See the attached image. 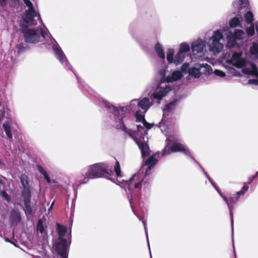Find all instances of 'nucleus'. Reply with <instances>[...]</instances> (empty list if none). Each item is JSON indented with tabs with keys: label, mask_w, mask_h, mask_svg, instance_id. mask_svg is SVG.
<instances>
[{
	"label": "nucleus",
	"mask_w": 258,
	"mask_h": 258,
	"mask_svg": "<svg viewBox=\"0 0 258 258\" xmlns=\"http://www.w3.org/2000/svg\"><path fill=\"white\" fill-rule=\"evenodd\" d=\"M113 171L110 167L105 163L100 162L90 165L87 168L85 174H82L79 177V184L87 183L89 179L103 177L105 175L111 176Z\"/></svg>",
	"instance_id": "obj_1"
},
{
	"label": "nucleus",
	"mask_w": 258,
	"mask_h": 258,
	"mask_svg": "<svg viewBox=\"0 0 258 258\" xmlns=\"http://www.w3.org/2000/svg\"><path fill=\"white\" fill-rule=\"evenodd\" d=\"M148 184V182L145 181L144 179L137 174H134L129 180L125 181L124 185L127 186L128 190L127 197L133 210L135 208L133 200H139L143 185L145 187Z\"/></svg>",
	"instance_id": "obj_2"
},
{
	"label": "nucleus",
	"mask_w": 258,
	"mask_h": 258,
	"mask_svg": "<svg viewBox=\"0 0 258 258\" xmlns=\"http://www.w3.org/2000/svg\"><path fill=\"white\" fill-rule=\"evenodd\" d=\"M21 32L23 34L24 41L28 43H36L41 41V37L45 39L47 35L41 27L30 29L27 25H24L22 27Z\"/></svg>",
	"instance_id": "obj_3"
},
{
	"label": "nucleus",
	"mask_w": 258,
	"mask_h": 258,
	"mask_svg": "<svg viewBox=\"0 0 258 258\" xmlns=\"http://www.w3.org/2000/svg\"><path fill=\"white\" fill-rule=\"evenodd\" d=\"M167 143L166 147L162 151L160 157L170 154L171 152H182L184 155H190V152L186 147L180 143H174V141L171 139H167ZM158 157H160V154L157 153Z\"/></svg>",
	"instance_id": "obj_4"
},
{
	"label": "nucleus",
	"mask_w": 258,
	"mask_h": 258,
	"mask_svg": "<svg viewBox=\"0 0 258 258\" xmlns=\"http://www.w3.org/2000/svg\"><path fill=\"white\" fill-rule=\"evenodd\" d=\"M72 235L71 232L67 235L66 239L56 238L53 244V247L57 253L61 258H68V251L71 243Z\"/></svg>",
	"instance_id": "obj_5"
},
{
	"label": "nucleus",
	"mask_w": 258,
	"mask_h": 258,
	"mask_svg": "<svg viewBox=\"0 0 258 258\" xmlns=\"http://www.w3.org/2000/svg\"><path fill=\"white\" fill-rule=\"evenodd\" d=\"M249 188L248 185H247L245 183L242 187V189L237 192L236 194L233 196L224 197L223 200L227 203L228 208L230 211V215L231 219V223L233 224V204L235 203L239 199V198L241 196H243L244 193L248 190Z\"/></svg>",
	"instance_id": "obj_6"
},
{
	"label": "nucleus",
	"mask_w": 258,
	"mask_h": 258,
	"mask_svg": "<svg viewBox=\"0 0 258 258\" xmlns=\"http://www.w3.org/2000/svg\"><path fill=\"white\" fill-rule=\"evenodd\" d=\"M146 133H141L139 136V138L137 139L136 143L138 145L141 150L142 156L145 158L150 154V148L148 144V138L145 140Z\"/></svg>",
	"instance_id": "obj_7"
},
{
	"label": "nucleus",
	"mask_w": 258,
	"mask_h": 258,
	"mask_svg": "<svg viewBox=\"0 0 258 258\" xmlns=\"http://www.w3.org/2000/svg\"><path fill=\"white\" fill-rule=\"evenodd\" d=\"M20 179L23 187L22 191V196H31L32 187L29 184L28 176L25 174H22Z\"/></svg>",
	"instance_id": "obj_8"
},
{
	"label": "nucleus",
	"mask_w": 258,
	"mask_h": 258,
	"mask_svg": "<svg viewBox=\"0 0 258 258\" xmlns=\"http://www.w3.org/2000/svg\"><path fill=\"white\" fill-rule=\"evenodd\" d=\"M170 90L171 89L167 87L165 88H161L159 90L153 94V97L154 99H157L160 101L162 99L163 97L167 95V93L169 92Z\"/></svg>",
	"instance_id": "obj_9"
},
{
	"label": "nucleus",
	"mask_w": 258,
	"mask_h": 258,
	"mask_svg": "<svg viewBox=\"0 0 258 258\" xmlns=\"http://www.w3.org/2000/svg\"><path fill=\"white\" fill-rule=\"evenodd\" d=\"M24 204V211L26 215H31L32 214V209L30 204L31 196H22Z\"/></svg>",
	"instance_id": "obj_10"
},
{
	"label": "nucleus",
	"mask_w": 258,
	"mask_h": 258,
	"mask_svg": "<svg viewBox=\"0 0 258 258\" xmlns=\"http://www.w3.org/2000/svg\"><path fill=\"white\" fill-rule=\"evenodd\" d=\"M177 101L176 99H174L165 105V107L163 109V118H164L165 115L168 116L169 113L172 112L174 110Z\"/></svg>",
	"instance_id": "obj_11"
},
{
	"label": "nucleus",
	"mask_w": 258,
	"mask_h": 258,
	"mask_svg": "<svg viewBox=\"0 0 258 258\" xmlns=\"http://www.w3.org/2000/svg\"><path fill=\"white\" fill-rule=\"evenodd\" d=\"M21 220V215L19 212L12 211L11 213L10 221L11 225H17Z\"/></svg>",
	"instance_id": "obj_12"
},
{
	"label": "nucleus",
	"mask_w": 258,
	"mask_h": 258,
	"mask_svg": "<svg viewBox=\"0 0 258 258\" xmlns=\"http://www.w3.org/2000/svg\"><path fill=\"white\" fill-rule=\"evenodd\" d=\"M56 231L58 234V237L59 239H65L64 236L66 235L68 232L67 228L60 224L57 223L56 224Z\"/></svg>",
	"instance_id": "obj_13"
},
{
	"label": "nucleus",
	"mask_w": 258,
	"mask_h": 258,
	"mask_svg": "<svg viewBox=\"0 0 258 258\" xmlns=\"http://www.w3.org/2000/svg\"><path fill=\"white\" fill-rule=\"evenodd\" d=\"M223 37L222 33L219 30L214 31L212 37V45L214 47L219 44V41Z\"/></svg>",
	"instance_id": "obj_14"
},
{
	"label": "nucleus",
	"mask_w": 258,
	"mask_h": 258,
	"mask_svg": "<svg viewBox=\"0 0 258 258\" xmlns=\"http://www.w3.org/2000/svg\"><path fill=\"white\" fill-rule=\"evenodd\" d=\"M182 74L179 71L174 72L171 76H167L166 78V81L168 83L177 81L182 77Z\"/></svg>",
	"instance_id": "obj_15"
},
{
	"label": "nucleus",
	"mask_w": 258,
	"mask_h": 258,
	"mask_svg": "<svg viewBox=\"0 0 258 258\" xmlns=\"http://www.w3.org/2000/svg\"><path fill=\"white\" fill-rule=\"evenodd\" d=\"M138 105L142 109L147 111L150 107L151 105L150 104V103L149 98L147 97H145L143 99L139 101Z\"/></svg>",
	"instance_id": "obj_16"
},
{
	"label": "nucleus",
	"mask_w": 258,
	"mask_h": 258,
	"mask_svg": "<svg viewBox=\"0 0 258 258\" xmlns=\"http://www.w3.org/2000/svg\"><path fill=\"white\" fill-rule=\"evenodd\" d=\"M35 17L29 16L26 14H25L24 16L23 17V20L24 21L23 24L21 26V28L24 25H27L28 27L29 26H33L35 25V20L34 18Z\"/></svg>",
	"instance_id": "obj_17"
},
{
	"label": "nucleus",
	"mask_w": 258,
	"mask_h": 258,
	"mask_svg": "<svg viewBox=\"0 0 258 258\" xmlns=\"http://www.w3.org/2000/svg\"><path fill=\"white\" fill-rule=\"evenodd\" d=\"M204 44L202 42H194L191 45V50L194 52H202L204 49Z\"/></svg>",
	"instance_id": "obj_18"
},
{
	"label": "nucleus",
	"mask_w": 258,
	"mask_h": 258,
	"mask_svg": "<svg viewBox=\"0 0 258 258\" xmlns=\"http://www.w3.org/2000/svg\"><path fill=\"white\" fill-rule=\"evenodd\" d=\"M157 160L154 157L151 156L149 157L145 162V165L148 166L146 172H148V170H150L154 165L156 164Z\"/></svg>",
	"instance_id": "obj_19"
},
{
	"label": "nucleus",
	"mask_w": 258,
	"mask_h": 258,
	"mask_svg": "<svg viewBox=\"0 0 258 258\" xmlns=\"http://www.w3.org/2000/svg\"><path fill=\"white\" fill-rule=\"evenodd\" d=\"M3 127L8 138L9 139H12L13 135L11 130V123L9 121H6L3 124Z\"/></svg>",
	"instance_id": "obj_20"
},
{
	"label": "nucleus",
	"mask_w": 258,
	"mask_h": 258,
	"mask_svg": "<svg viewBox=\"0 0 258 258\" xmlns=\"http://www.w3.org/2000/svg\"><path fill=\"white\" fill-rule=\"evenodd\" d=\"M127 109L126 107L122 106L118 108V111L116 112L117 114H114L119 120L123 119L125 116V111Z\"/></svg>",
	"instance_id": "obj_21"
},
{
	"label": "nucleus",
	"mask_w": 258,
	"mask_h": 258,
	"mask_svg": "<svg viewBox=\"0 0 258 258\" xmlns=\"http://www.w3.org/2000/svg\"><path fill=\"white\" fill-rule=\"evenodd\" d=\"M155 51L158 55L161 58H165V53L162 45L159 43H157L155 47Z\"/></svg>",
	"instance_id": "obj_22"
},
{
	"label": "nucleus",
	"mask_w": 258,
	"mask_h": 258,
	"mask_svg": "<svg viewBox=\"0 0 258 258\" xmlns=\"http://www.w3.org/2000/svg\"><path fill=\"white\" fill-rule=\"evenodd\" d=\"M184 57L183 53L179 51L175 56L174 63L176 65L181 63L183 61Z\"/></svg>",
	"instance_id": "obj_23"
},
{
	"label": "nucleus",
	"mask_w": 258,
	"mask_h": 258,
	"mask_svg": "<svg viewBox=\"0 0 258 258\" xmlns=\"http://www.w3.org/2000/svg\"><path fill=\"white\" fill-rule=\"evenodd\" d=\"M54 52L57 56V58L59 59V60L61 62H63L66 58L64 55L62 50L58 49V48H56L54 49Z\"/></svg>",
	"instance_id": "obj_24"
},
{
	"label": "nucleus",
	"mask_w": 258,
	"mask_h": 258,
	"mask_svg": "<svg viewBox=\"0 0 258 258\" xmlns=\"http://www.w3.org/2000/svg\"><path fill=\"white\" fill-rule=\"evenodd\" d=\"M245 22L248 24H250L253 21V15L251 11H248L244 15Z\"/></svg>",
	"instance_id": "obj_25"
},
{
	"label": "nucleus",
	"mask_w": 258,
	"mask_h": 258,
	"mask_svg": "<svg viewBox=\"0 0 258 258\" xmlns=\"http://www.w3.org/2000/svg\"><path fill=\"white\" fill-rule=\"evenodd\" d=\"M250 52L252 55H254L258 58V44L253 43L250 48Z\"/></svg>",
	"instance_id": "obj_26"
},
{
	"label": "nucleus",
	"mask_w": 258,
	"mask_h": 258,
	"mask_svg": "<svg viewBox=\"0 0 258 258\" xmlns=\"http://www.w3.org/2000/svg\"><path fill=\"white\" fill-rule=\"evenodd\" d=\"M114 170L116 173V175L117 177H121V173L120 169V166L119 162L116 160V162L114 166Z\"/></svg>",
	"instance_id": "obj_27"
},
{
	"label": "nucleus",
	"mask_w": 258,
	"mask_h": 258,
	"mask_svg": "<svg viewBox=\"0 0 258 258\" xmlns=\"http://www.w3.org/2000/svg\"><path fill=\"white\" fill-rule=\"evenodd\" d=\"M174 50L173 49H168L167 54V60L169 63H171L174 62L173 56H174Z\"/></svg>",
	"instance_id": "obj_28"
},
{
	"label": "nucleus",
	"mask_w": 258,
	"mask_h": 258,
	"mask_svg": "<svg viewBox=\"0 0 258 258\" xmlns=\"http://www.w3.org/2000/svg\"><path fill=\"white\" fill-rule=\"evenodd\" d=\"M240 23L239 19L238 17H234L232 19H231V20L229 22V26L230 27H236Z\"/></svg>",
	"instance_id": "obj_29"
},
{
	"label": "nucleus",
	"mask_w": 258,
	"mask_h": 258,
	"mask_svg": "<svg viewBox=\"0 0 258 258\" xmlns=\"http://www.w3.org/2000/svg\"><path fill=\"white\" fill-rule=\"evenodd\" d=\"M189 50H190L189 46L186 43H182L180 45V48H179V51H180V52L183 53V52H186L189 51Z\"/></svg>",
	"instance_id": "obj_30"
},
{
	"label": "nucleus",
	"mask_w": 258,
	"mask_h": 258,
	"mask_svg": "<svg viewBox=\"0 0 258 258\" xmlns=\"http://www.w3.org/2000/svg\"><path fill=\"white\" fill-rule=\"evenodd\" d=\"M188 73L190 75L195 76L196 78H199L200 76V71L196 68H192L190 69L188 71Z\"/></svg>",
	"instance_id": "obj_31"
},
{
	"label": "nucleus",
	"mask_w": 258,
	"mask_h": 258,
	"mask_svg": "<svg viewBox=\"0 0 258 258\" xmlns=\"http://www.w3.org/2000/svg\"><path fill=\"white\" fill-rule=\"evenodd\" d=\"M127 134L130 136V137L134 140V141L135 142L137 141V139L139 138V136L137 137V135H138V134L137 133V131H136L130 129L128 132H127Z\"/></svg>",
	"instance_id": "obj_32"
},
{
	"label": "nucleus",
	"mask_w": 258,
	"mask_h": 258,
	"mask_svg": "<svg viewBox=\"0 0 258 258\" xmlns=\"http://www.w3.org/2000/svg\"><path fill=\"white\" fill-rule=\"evenodd\" d=\"M25 14L29 16H32V17H36L37 16V13L36 11L34 9V7L28 8V10H26L25 12Z\"/></svg>",
	"instance_id": "obj_33"
},
{
	"label": "nucleus",
	"mask_w": 258,
	"mask_h": 258,
	"mask_svg": "<svg viewBox=\"0 0 258 258\" xmlns=\"http://www.w3.org/2000/svg\"><path fill=\"white\" fill-rule=\"evenodd\" d=\"M135 116L136 118L137 122H141L143 123L144 121L146 120L144 115L141 114L139 111H137L135 113Z\"/></svg>",
	"instance_id": "obj_34"
},
{
	"label": "nucleus",
	"mask_w": 258,
	"mask_h": 258,
	"mask_svg": "<svg viewBox=\"0 0 258 258\" xmlns=\"http://www.w3.org/2000/svg\"><path fill=\"white\" fill-rule=\"evenodd\" d=\"M37 230L42 234L44 233V229L43 227V222L41 219H39L37 225Z\"/></svg>",
	"instance_id": "obj_35"
},
{
	"label": "nucleus",
	"mask_w": 258,
	"mask_h": 258,
	"mask_svg": "<svg viewBox=\"0 0 258 258\" xmlns=\"http://www.w3.org/2000/svg\"><path fill=\"white\" fill-rule=\"evenodd\" d=\"M251 75H253L258 78V69L254 63L251 64Z\"/></svg>",
	"instance_id": "obj_36"
},
{
	"label": "nucleus",
	"mask_w": 258,
	"mask_h": 258,
	"mask_svg": "<svg viewBox=\"0 0 258 258\" xmlns=\"http://www.w3.org/2000/svg\"><path fill=\"white\" fill-rule=\"evenodd\" d=\"M0 195L7 202H10L11 200V198L9 196V195L7 193V192L3 189L2 190H0Z\"/></svg>",
	"instance_id": "obj_37"
},
{
	"label": "nucleus",
	"mask_w": 258,
	"mask_h": 258,
	"mask_svg": "<svg viewBox=\"0 0 258 258\" xmlns=\"http://www.w3.org/2000/svg\"><path fill=\"white\" fill-rule=\"evenodd\" d=\"M246 32L248 35L249 36H253L254 34V29L253 25L249 27H248L246 29Z\"/></svg>",
	"instance_id": "obj_38"
},
{
	"label": "nucleus",
	"mask_w": 258,
	"mask_h": 258,
	"mask_svg": "<svg viewBox=\"0 0 258 258\" xmlns=\"http://www.w3.org/2000/svg\"><path fill=\"white\" fill-rule=\"evenodd\" d=\"M240 2V7L242 9L243 8H248L249 6V2L248 0H239Z\"/></svg>",
	"instance_id": "obj_39"
},
{
	"label": "nucleus",
	"mask_w": 258,
	"mask_h": 258,
	"mask_svg": "<svg viewBox=\"0 0 258 258\" xmlns=\"http://www.w3.org/2000/svg\"><path fill=\"white\" fill-rule=\"evenodd\" d=\"M190 69H189V63H184L181 67V70L183 73H188Z\"/></svg>",
	"instance_id": "obj_40"
},
{
	"label": "nucleus",
	"mask_w": 258,
	"mask_h": 258,
	"mask_svg": "<svg viewBox=\"0 0 258 258\" xmlns=\"http://www.w3.org/2000/svg\"><path fill=\"white\" fill-rule=\"evenodd\" d=\"M105 106L108 109L112 108L113 109V113L114 114H116V112L118 111V107H116V106H115L114 105H110L109 103H106V105H105Z\"/></svg>",
	"instance_id": "obj_41"
},
{
	"label": "nucleus",
	"mask_w": 258,
	"mask_h": 258,
	"mask_svg": "<svg viewBox=\"0 0 258 258\" xmlns=\"http://www.w3.org/2000/svg\"><path fill=\"white\" fill-rule=\"evenodd\" d=\"M241 54L240 53L234 52L232 56V60L235 61L239 60L240 59Z\"/></svg>",
	"instance_id": "obj_42"
},
{
	"label": "nucleus",
	"mask_w": 258,
	"mask_h": 258,
	"mask_svg": "<svg viewBox=\"0 0 258 258\" xmlns=\"http://www.w3.org/2000/svg\"><path fill=\"white\" fill-rule=\"evenodd\" d=\"M236 61L237 63L235 64V66L238 68H242L245 66V61L243 60L239 59V60Z\"/></svg>",
	"instance_id": "obj_43"
},
{
	"label": "nucleus",
	"mask_w": 258,
	"mask_h": 258,
	"mask_svg": "<svg viewBox=\"0 0 258 258\" xmlns=\"http://www.w3.org/2000/svg\"><path fill=\"white\" fill-rule=\"evenodd\" d=\"M120 124L122 125L121 130L126 133H127L130 129L127 128L124 123L123 119L119 120Z\"/></svg>",
	"instance_id": "obj_44"
},
{
	"label": "nucleus",
	"mask_w": 258,
	"mask_h": 258,
	"mask_svg": "<svg viewBox=\"0 0 258 258\" xmlns=\"http://www.w3.org/2000/svg\"><path fill=\"white\" fill-rule=\"evenodd\" d=\"M243 32L241 30H236L234 32V37L238 39H240Z\"/></svg>",
	"instance_id": "obj_45"
},
{
	"label": "nucleus",
	"mask_w": 258,
	"mask_h": 258,
	"mask_svg": "<svg viewBox=\"0 0 258 258\" xmlns=\"http://www.w3.org/2000/svg\"><path fill=\"white\" fill-rule=\"evenodd\" d=\"M144 126L148 130L151 129L153 126V124L148 122L146 120L143 123Z\"/></svg>",
	"instance_id": "obj_46"
},
{
	"label": "nucleus",
	"mask_w": 258,
	"mask_h": 258,
	"mask_svg": "<svg viewBox=\"0 0 258 258\" xmlns=\"http://www.w3.org/2000/svg\"><path fill=\"white\" fill-rule=\"evenodd\" d=\"M257 173H256L255 175L250 176L248 179V182L247 183H244V184L245 183L247 185L248 184H250L256 177H257Z\"/></svg>",
	"instance_id": "obj_47"
},
{
	"label": "nucleus",
	"mask_w": 258,
	"mask_h": 258,
	"mask_svg": "<svg viewBox=\"0 0 258 258\" xmlns=\"http://www.w3.org/2000/svg\"><path fill=\"white\" fill-rule=\"evenodd\" d=\"M215 74L217 76H220L221 77H224L226 76V74L224 72H223L222 71H220V70H216Z\"/></svg>",
	"instance_id": "obj_48"
},
{
	"label": "nucleus",
	"mask_w": 258,
	"mask_h": 258,
	"mask_svg": "<svg viewBox=\"0 0 258 258\" xmlns=\"http://www.w3.org/2000/svg\"><path fill=\"white\" fill-rule=\"evenodd\" d=\"M24 4L28 8L34 7L32 3L29 0H23Z\"/></svg>",
	"instance_id": "obj_49"
},
{
	"label": "nucleus",
	"mask_w": 258,
	"mask_h": 258,
	"mask_svg": "<svg viewBox=\"0 0 258 258\" xmlns=\"http://www.w3.org/2000/svg\"><path fill=\"white\" fill-rule=\"evenodd\" d=\"M242 72L244 74L251 75V70L249 68H244L242 69Z\"/></svg>",
	"instance_id": "obj_50"
},
{
	"label": "nucleus",
	"mask_w": 258,
	"mask_h": 258,
	"mask_svg": "<svg viewBox=\"0 0 258 258\" xmlns=\"http://www.w3.org/2000/svg\"><path fill=\"white\" fill-rule=\"evenodd\" d=\"M5 186V182L3 180L2 177H0V190L4 189Z\"/></svg>",
	"instance_id": "obj_51"
},
{
	"label": "nucleus",
	"mask_w": 258,
	"mask_h": 258,
	"mask_svg": "<svg viewBox=\"0 0 258 258\" xmlns=\"http://www.w3.org/2000/svg\"><path fill=\"white\" fill-rule=\"evenodd\" d=\"M248 84H254L255 85H258V80L257 79H250L248 80Z\"/></svg>",
	"instance_id": "obj_52"
},
{
	"label": "nucleus",
	"mask_w": 258,
	"mask_h": 258,
	"mask_svg": "<svg viewBox=\"0 0 258 258\" xmlns=\"http://www.w3.org/2000/svg\"><path fill=\"white\" fill-rule=\"evenodd\" d=\"M43 175L44 176V179L47 181V182L50 183L51 182V180L50 177H49L48 173L47 172L44 173V174Z\"/></svg>",
	"instance_id": "obj_53"
},
{
	"label": "nucleus",
	"mask_w": 258,
	"mask_h": 258,
	"mask_svg": "<svg viewBox=\"0 0 258 258\" xmlns=\"http://www.w3.org/2000/svg\"><path fill=\"white\" fill-rule=\"evenodd\" d=\"M38 169L40 173L44 175V173H46L47 172L45 170V169L41 167V166H38Z\"/></svg>",
	"instance_id": "obj_54"
},
{
	"label": "nucleus",
	"mask_w": 258,
	"mask_h": 258,
	"mask_svg": "<svg viewBox=\"0 0 258 258\" xmlns=\"http://www.w3.org/2000/svg\"><path fill=\"white\" fill-rule=\"evenodd\" d=\"M5 116V110H0V123L3 119Z\"/></svg>",
	"instance_id": "obj_55"
},
{
	"label": "nucleus",
	"mask_w": 258,
	"mask_h": 258,
	"mask_svg": "<svg viewBox=\"0 0 258 258\" xmlns=\"http://www.w3.org/2000/svg\"><path fill=\"white\" fill-rule=\"evenodd\" d=\"M214 187H215V189H216V190L217 191V192L222 197L223 199V197H226L225 196H224L223 194V193L222 192L221 190L218 187H217V186H216L215 185H214Z\"/></svg>",
	"instance_id": "obj_56"
},
{
	"label": "nucleus",
	"mask_w": 258,
	"mask_h": 258,
	"mask_svg": "<svg viewBox=\"0 0 258 258\" xmlns=\"http://www.w3.org/2000/svg\"><path fill=\"white\" fill-rule=\"evenodd\" d=\"M137 133L139 134V133L140 132L141 130H143L144 127L140 124L137 125Z\"/></svg>",
	"instance_id": "obj_57"
},
{
	"label": "nucleus",
	"mask_w": 258,
	"mask_h": 258,
	"mask_svg": "<svg viewBox=\"0 0 258 258\" xmlns=\"http://www.w3.org/2000/svg\"><path fill=\"white\" fill-rule=\"evenodd\" d=\"M255 29H256V31L257 32V33L258 34V25L257 24H256Z\"/></svg>",
	"instance_id": "obj_58"
},
{
	"label": "nucleus",
	"mask_w": 258,
	"mask_h": 258,
	"mask_svg": "<svg viewBox=\"0 0 258 258\" xmlns=\"http://www.w3.org/2000/svg\"><path fill=\"white\" fill-rule=\"evenodd\" d=\"M6 241L9 242L10 243H12L13 242L12 241L9 240V239H6Z\"/></svg>",
	"instance_id": "obj_59"
},
{
	"label": "nucleus",
	"mask_w": 258,
	"mask_h": 258,
	"mask_svg": "<svg viewBox=\"0 0 258 258\" xmlns=\"http://www.w3.org/2000/svg\"><path fill=\"white\" fill-rule=\"evenodd\" d=\"M15 2H19L20 0H13Z\"/></svg>",
	"instance_id": "obj_60"
},
{
	"label": "nucleus",
	"mask_w": 258,
	"mask_h": 258,
	"mask_svg": "<svg viewBox=\"0 0 258 258\" xmlns=\"http://www.w3.org/2000/svg\"><path fill=\"white\" fill-rule=\"evenodd\" d=\"M12 243L14 245L17 246L16 244L13 241Z\"/></svg>",
	"instance_id": "obj_61"
},
{
	"label": "nucleus",
	"mask_w": 258,
	"mask_h": 258,
	"mask_svg": "<svg viewBox=\"0 0 258 258\" xmlns=\"http://www.w3.org/2000/svg\"><path fill=\"white\" fill-rule=\"evenodd\" d=\"M12 243L14 245L17 246L16 244L13 241Z\"/></svg>",
	"instance_id": "obj_62"
}]
</instances>
